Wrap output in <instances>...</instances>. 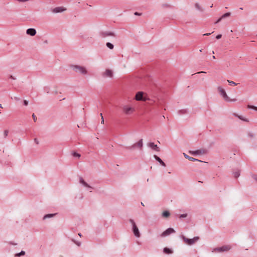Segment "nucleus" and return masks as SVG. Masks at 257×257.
Here are the masks:
<instances>
[{"instance_id":"nucleus-27","label":"nucleus","mask_w":257,"mask_h":257,"mask_svg":"<svg viewBox=\"0 0 257 257\" xmlns=\"http://www.w3.org/2000/svg\"><path fill=\"white\" fill-rule=\"evenodd\" d=\"M73 156L74 157H78V158H80L81 155L80 154H78L77 153H76V152H73V154H72Z\"/></svg>"},{"instance_id":"nucleus-39","label":"nucleus","mask_w":257,"mask_h":257,"mask_svg":"<svg viewBox=\"0 0 257 257\" xmlns=\"http://www.w3.org/2000/svg\"><path fill=\"white\" fill-rule=\"evenodd\" d=\"M253 178L257 181V175H254L252 176Z\"/></svg>"},{"instance_id":"nucleus-25","label":"nucleus","mask_w":257,"mask_h":257,"mask_svg":"<svg viewBox=\"0 0 257 257\" xmlns=\"http://www.w3.org/2000/svg\"><path fill=\"white\" fill-rule=\"evenodd\" d=\"M230 16V13H226L223 14L221 16V18L224 19V18H225L226 17H228Z\"/></svg>"},{"instance_id":"nucleus-49","label":"nucleus","mask_w":257,"mask_h":257,"mask_svg":"<svg viewBox=\"0 0 257 257\" xmlns=\"http://www.w3.org/2000/svg\"><path fill=\"white\" fill-rule=\"evenodd\" d=\"M212 58H213V59H215V57L214 56H213Z\"/></svg>"},{"instance_id":"nucleus-5","label":"nucleus","mask_w":257,"mask_h":257,"mask_svg":"<svg viewBox=\"0 0 257 257\" xmlns=\"http://www.w3.org/2000/svg\"><path fill=\"white\" fill-rule=\"evenodd\" d=\"M130 222L133 225V230L134 235L138 237H139L140 236V233L139 232V229L138 227L137 226L135 221L133 219H130Z\"/></svg>"},{"instance_id":"nucleus-11","label":"nucleus","mask_w":257,"mask_h":257,"mask_svg":"<svg viewBox=\"0 0 257 257\" xmlns=\"http://www.w3.org/2000/svg\"><path fill=\"white\" fill-rule=\"evenodd\" d=\"M103 76L104 77H108L110 78H112L113 76V72L112 70L110 69H106L105 71L103 73Z\"/></svg>"},{"instance_id":"nucleus-12","label":"nucleus","mask_w":257,"mask_h":257,"mask_svg":"<svg viewBox=\"0 0 257 257\" xmlns=\"http://www.w3.org/2000/svg\"><path fill=\"white\" fill-rule=\"evenodd\" d=\"M148 147L151 148L152 149H153L154 150H155L157 152L160 151L159 148L158 147V146L157 145H155L154 143H152V142L149 143L148 144Z\"/></svg>"},{"instance_id":"nucleus-19","label":"nucleus","mask_w":257,"mask_h":257,"mask_svg":"<svg viewBox=\"0 0 257 257\" xmlns=\"http://www.w3.org/2000/svg\"><path fill=\"white\" fill-rule=\"evenodd\" d=\"M163 251L166 254H171L172 253V250L171 249L167 247H165L163 249Z\"/></svg>"},{"instance_id":"nucleus-30","label":"nucleus","mask_w":257,"mask_h":257,"mask_svg":"<svg viewBox=\"0 0 257 257\" xmlns=\"http://www.w3.org/2000/svg\"><path fill=\"white\" fill-rule=\"evenodd\" d=\"M195 7L199 10H202L200 7L199 6V4L198 3H196L195 4Z\"/></svg>"},{"instance_id":"nucleus-44","label":"nucleus","mask_w":257,"mask_h":257,"mask_svg":"<svg viewBox=\"0 0 257 257\" xmlns=\"http://www.w3.org/2000/svg\"><path fill=\"white\" fill-rule=\"evenodd\" d=\"M135 15H138V16H140V15H141V14L139 13H138V12H136V13H135Z\"/></svg>"},{"instance_id":"nucleus-18","label":"nucleus","mask_w":257,"mask_h":257,"mask_svg":"<svg viewBox=\"0 0 257 257\" xmlns=\"http://www.w3.org/2000/svg\"><path fill=\"white\" fill-rule=\"evenodd\" d=\"M65 10V9L62 8V7H57L53 10V12L54 13H60V12H62Z\"/></svg>"},{"instance_id":"nucleus-45","label":"nucleus","mask_w":257,"mask_h":257,"mask_svg":"<svg viewBox=\"0 0 257 257\" xmlns=\"http://www.w3.org/2000/svg\"><path fill=\"white\" fill-rule=\"evenodd\" d=\"M211 33H206V34H203L204 36H209L211 34Z\"/></svg>"},{"instance_id":"nucleus-34","label":"nucleus","mask_w":257,"mask_h":257,"mask_svg":"<svg viewBox=\"0 0 257 257\" xmlns=\"http://www.w3.org/2000/svg\"><path fill=\"white\" fill-rule=\"evenodd\" d=\"M221 37H222V35L221 34H219V35L216 36V38L217 39H220L221 38Z\"/></svg>"},{"instance_id":"nucleus-53","label":"nucleus","mask_w":257,"mask_h":257,"mask_svg":"<svg viewBox=\"0 0 257 257\" xmlns=\"http://www.w3.org/2000/svg\"><path fill=\"white\" fill-rule=\"evenodd\" d=\"M240 10H243L242 8H240Z\"/></svg>"},{"instance_id":"nucleus-33","label":"nucleus","mask_w":257,"mask_h":257,"mask_svg":"<svg viewBox=\"0 0 257 257\" xmlns=\"http://www.w3.org/2000/svg\"><path fill=\"white\" fill-rule=\"evenodd\" d=\"M32 117H33V119H34V121L35 122H36V120H37V117H36V116L35 115V114H34V113H33V114H32Z\"/></svg>"},{"instance_id":"nucleus-15","label":"nucleus","mask_w":257,"mask_h":257,"mask_svg":"<svg viewBox=\"0 0 257 257\" xmlns=\"http://www.w3.org/2000/svg\"><path fill=\"white\" fill-rule=\"evenodd\" d=\"M79 182L80 183H81L82 184H83L84 186L86 187H88V188H92V187H91L90 186H89L84 180L83 179L80 177L79 178Z\"/></svg>"},{"instance_id":"nucleus-13","label":"nucleus","mask_w":257,"mask_h":257,"mask_svg":"<svg viewBox=\"0 0 257 257\" xmlns=\"http://www.w3.org/2000/svg\"><path fill=\"white\" fill-rule=\"evenodd\" d=\"M27 34L31 36H34L36 34V31L35 29L33 28H29L27 30Z\"/></svg>"},{"instance_id":"nucleus-21","label":"nucleus","mask_w":257,"mask_h":257,"mask_svg":"<svg viewBox=\"0 0 257 257\" xmlns=\"http://www.w3.org/2000/svg\"><path fill=\"white\" fill-rule=\"evenodd\" d=\"M56 214V213H54V214H46L45 215L44 217H43V219H45L47 218H50V217H53Z\"/></svg>"},{"instance_id":"nucleus-35","label":"nucleus","mask_w":257,"mask_h":257,"mask_svg":"<svg viewBox=\"0 0 257 257\" xmlns=\"http://www.w3.org/2000/svg\"><path fill=\"white\" fill-rule=\"evenodd\" d=\"M24 104L26 106L28 105V101L26 100H24Z\"/></svg>"},{"instance_id":"nucleus-4","label":"nucleus","mask_w":257,"mask_h":257,"mask_svg":"<svg viewBox=\"0 0 257 257\" xmlns=\"http://www.w3.org/2000/svg\"><path fill=\"white\" fill-rule=\"evenodd\" d=\"M72 68L76 72H79L82 74H86L87 72L86 69L84 67L81 66L73 65L72 66Z\"/></svg>"},{"instance_id":"nucleus-8","label":"nucleus","mask_w":257,"mask_h":257,"mask_svg":"<svg viewBox=\"0 0 257 257\" xmlns=\"http://www.w3.org/2000/svg\"><path fill=\"white\" fill-rule=\"evenodd\" d=\"M143 139H141L137 143H136L132 146L127 147V148L129 150H133L136 147H138L141 149L143 147Z\"/></svg>"},{"instance_id":"nucleus-17","label":"nucleus","mask_w":257,"mask_h":257,"mask_svg":"<svg viewBox=\"0 0 257 257\" xmlns=\"http://www.w3.org/2000/svg\"><path fill=\"white\" fill-rule=\"evenodd\" d=\"M154 158L157 161H158L161 165H162L163 166H164L165 167L166 166V164L165 163L157 156L156 155H154Z\"/></svg>"},{"instance_id":"nucleus-3","label":"nucleus","mask_w":257,"mask_h":257,"mask_svg":"<svg viewBox=\"0 0 257 257\" xmlns=\"http://www.w3.org/2000/svg\"><path fill=\"white\" fill-rule=\"evenodd\" d=\"M123 112L126 115L132 114L135 111V108L129 105H124L122 107Z\"/></svg>"},{"instance_id":"nucleus-52","label":"nucleus","mask_w":257,"mask_h":257,"mask_svg":"<svg viewBox=\"0 0 257 257\" xmlns=\"http://www.w3.org/2000/svg\"><path fill=\"white\" fill-rule=\"evenodd\" d=\"M141 204H142V205L143 206H144V204H143V202H141Z\"/></svg>"},{"instance_id":"nucleus-14","label":"nucleus","mask_w":257,"mask_h":257,"mask_svg":"<svg viewBox=\"0 0 257 257\" xmlns=\"http://www.w3.org/2000/svg\"><path fill=\"white\" fill-rule=\"evenodd\" d=\"M101 36L102 37H106L108 36H114L115 35L113 33L111 32H104L101 33Z\"/></svg>"},{"instance_id":"nucleus-38","label":"nucleus","mask_w":257,"mask_h":257,"mask_svg":"<svg viewBox=\"0 0 257 257\" xmlns=\"http://www.w3.org/2000/svg\"><path fill=\"white\" fill-rule=\"evenodd\" d=\"M104 118H103V116H102V118H101V124H104Z\"/></svg>"},{"instance_id":"nucleus-37","label":"nucleus","mask_w":257,"mask_h":257,"mask_svg":"<svg viewBox=\"0 0 257 257\" xmlns=\"http://www.w3.org/2000/svg\"><path fill=\"white\" fill-rule=\"evenodd\" d=\"M73 241L78 245V246H80V244H81V243L80 242H76L75 241L73 240Z\"/></svg>"},{"instance_id":"nucleus-26","label":"nucleus","mask_w":257,"mask_h":257,"mask_svg":"<svg viewBox=\"0 0 257 257\" xmlns=\"http://www.w3.org/2000/svg\"><path fill=\"white\" fill-rule=\"evenodd\" d=\"M233 175L234 177L236 178L239 176L240 173L239 171H236L233 173Z\"/></svg>"},{"instance_id":"nucleus-50","label":"nucleus","mask_w":257,"mask_h":257,"mask_svg":"<svg viewBox=\"0 0 257 257\" xmlns=\"http://www.w3.org/2000/svg\"><path fill=\"white\" fill-rule=\"evenodd\" d=\"M0 107L2 108H3L2 105L1 104H0Z\"/></svg>"},{"instance_id":"nucleus-9","label":"nucleus","mask_w":257,"mask_h":257,"mask_svg":"<svg viewBox=\"0 0 257 257\" xmlns=\"http://www.w3.org/2000/svg\"><path fill=\"white\" fill-rule=\"evenodd\" d=\"M175 232V230L172 228H169L164 231L161 234V237H164L167 235H170L172 233H174Z\"/></svg>"},{"instance_id":"nucleus-43","label":"nucleus","mask_w":257,"mask_h":257,"mask_svg":"<svg viewBox=\"0 0 257 257\" xmlns=\"http://www.w3.org/2000/svg\"><path fill=\"white\" fill-rule=\"evenodd\" d=\"M248 136H249L250 137H253L254 135L253 134L250 133L248 134Z\"/></svg>"},{"instance_id":"nucleus-7","label":"nucleus","mask_w":257,"mask_h":257,"mask_svg":"<svg viewBox=\"0 0 257 257\" xmlns=\"http://www.w3.org/2000/svg\"><path fill=\"white\" fill-rule=\"evenodd\" d=\"M144 93L142 91L138 92L136 96H135V99L137 101H146L147 99L145 97H144L143 96Z\"/></svg>"},{"instance_id":"nucleus-29","label":"nucleus","mask_w":257,"mask_h":257,"mask_svg":"<svg viewBox=\"0 0 257 257\" xmlns=\"http://www.w3.org/2000/svg\"><path fill=\"white\" fill-rule=\"evenodd\" d=\"M8 134H9V131L8 130H5L4 131V137H5V138H6L8 136Z\"/></svg>"},{"instance_id":"nucleus-42","label":"nucleus","mask_w":257,"mask_h":257,"mask_svg":"<svg viewBox=\"0 0 257 257\" xmlns=\"http://www.w3.org/2000/svg\"><path fill=\"white\" fill-rule=\"evenodd\" d=\"M19 2H28L29 1V0H18Z\"/></svg>"},{"instance_id":"nucleus-31","label":"nucleus","mask_w":257,"mask_h":257,"mask_svg":"<svg viewBox=\"0 0 257 257\" xmlns=\"http://www.w3.org/2000/svg\"><path fill=\"white\" fill-rule=\"evenodd\" d=\"M238 117L239 119H241V120H244V121H247V122H248V119H245V118H243V117H242L241 116H238Z\"/></svg>"},{"instance_id":"nucleus-55","label":"nucleus","mask_w":257,"mask_h":257,"mask_svg":"<svg viewBox=\"0 0 257 257\" xmlns=\"http://www.w3.org/2000/svg\"><path fill=\"white\" fill-rule=\"evenodd\" d=\"M256 36H257V34H256Z\"/></svg>"},{"instance_id":"nucleus-2","label":"nucleus","mask_w":257,"mask_h":257,"mask_svg":"<svg viewBox=\"0 0 257 257\" xmlns=\"http://www.w3.org/2000/svg\"><path fill=\"white\" fill-rule=\"evenodd\" d=\"M181 238H182V239L183 240V241L185 242V243H186L188 245H190L193 244L195 242L197 241L199 239V237L198 236H195L192 239H189V238L186 237L184 235H182Z\"/></svg>"},{"instance_id":"nucleus-10","label":"nucleus","mask_w":257,"mask_h":257,"mask_svg":"<svg viewBox=\"0 0 257 257\" xmlns=\"http://www.w3.org/2000/svg\"><path fill=\"white\" fill-rule=\"evenodd\" d=\"M189 153L192 155H199V154H204L206 152L204 150H198L195 151H190Z\"/></svg>"},{"instance_id":"nucleus-48","label":"nucleus","mask_w":257,"mask_h":257,"mask_svg":"<svg viewBox=\"0 0 257 257\" xmlns=\"http://www.w3.org/2000/svg\"><path fill=\"white\" fill-rule=\"evenodd\" d=\"M100 115L101 116V117L102 118V116H103V115H102V113H101L100 114Z\"/></svg>"},{"instance_id":"nucleus-51","label":"nucleus","mask_w":257,"mask_h":257,"mask_svg":"<svg viewBox=\"0 0 257 257\" xmlns=\"http://www.w3.org/2000/svg\"><path fill=\"white\" fill-rule=\"evenodd\" d=\"M78 235H79V236H81V233H78Z\"/></svg>"},{"instance_id":"nucleus-24","label":"nucleus","mask_w":257,"mask_h":257,"mask_svg":"<svg viewBox=\"0 0 257 257\" xmlns=\"http://www.w3.org/2000/svg\"><path fill=\"white\" fill-rule=\"evenodd\" d=\"M247 108H249V109H254L255 110H257V107L255 106H253V105H247Z\"/></svg>"},{"instance_id":"nucleus-40","label":"nucleus","mask_w":257,"mask_h":257,"mask_svg":"<svg viewBox=\"0 0 257 257\" xmlns=\"http://www.w3.org/2000/svg\"><path fill=\"white\" fill-rule=\"evenodd\" d=\"M222 19V18H221V17L215 23V24H217L218 23H219L221 20Z\"/></svg>"},{"instance_id":"nucleus-54","label":"nucleus","mask_w":257,"mask_h":257,"mask_svg":"<svg viewBox=\"0 0 257 257\" xmlns=\"http://www.w3.org/2000/svg\"><path fill=\"white\" fill-rule=\"evenodd\" d=\"M186 112V110H184V112H183L182 113H185Z\"/></svg>"},{"instance_id":"nucleus-6","label":"nucleus","mask_w":257,"mask_h":257,"mask_svg":"<svg viewBox=\"0 0 257 257\" xmlns=\"http://www.w3.org/2000/svg\"><path fill=\"white\" fill-rule=\"evenodd\" d=\"M231 248V246L230 245H225L221 247H216L214 249V250L218 252H223L227 251L229 250Z\"/></svg>"},{"instance_id":"nucleus-1","label":"nucleus","mask_w":257,"mask_h":257,"mask_svg":"<svg viewBox=\"0 0 257 257\" xmlns=\"http://www.w3.org/2000/svg\"><path fill=\"white\" fill-rule=\"evenodd\" d=\"M218 90L220 92V94L223 97V99L227 102L230 101H235L236 100V99H231L227 95L225 91L221 87H218Z\"/></svg>"},{"instance_id":"nucleus-47","label":"nucleus","mask_w":257,"mask_h":257,"mask_svg":"<svg viewBox=\"0 0 257 257\" xmlns=\"http://www.w3.org/2000/svg\"><path fill=\"white\" fill-rule=\"evenodd\" d=\"M206 72H204V71H201V72H198V73H205Z\"/></svg>"},{"instance_id":"nucleus-22","label":"nucleus","mask_w":257,"mask_h":257,"mask_svg":"<svg viewBox=\"0 0 257 257\" xmlns=\"http://www.w3.org/2000/svg\"><path fill=\"white\" fill-rule=\"evenodd\" d=\"M25 254V252L24 251L22 250L20 252L16 253L15 254L16 256H21V255H24Z\"/></svg>"},{"instance_id":"nucleus-41","label":"nucleus","mask_w":257,"mask_h":257,"mask_svg":"<svg viewBox=\"0 0 257 257\" xmlns=\"http://www.w3.org/2000/svg\"><path fill=\"white\" fill-rule=\"evenodd\" d=\"M34 142L36 143V144H39V141L36 138L34 139Z\"/></svg>"},{"instance_id":"nucleus-20","label":"nucleus","mask_w":257,"mask_h":257,"mask_svg":"<svg viewBox=\"0 0 257 257\" xmlns=\"http://www.w3.org/2000/svg\"><path fill=\"white\" fill-rule=\"evenodd\" d=\"M170 215V213L168 211H165L162 213V216L164 217H168Z\"/></svg>"},{"instance_id":"nucleus-23","label":"nucleus","mask_w":257,"mask_h":257,"mask_svg":"<svg viewBox=\"0 0 257 257\" xmlns=\"http://www.w3.org/2000/svg\"><path fill=\"white\" fill-rule=\"evenodd\" d=\"M106 46L110 49H112L113 48V45L109 42H107L106 43Z\"/></svg>"},{"instance_id":"nucleus-16","label":"nucleus","mask_w":257,"mask_h":257,"mask_svg":"<svg viewBox=\"0 0 257 257\" xmlns=\"http://www.w3.org/2000/svg\"><path fill=\"white\" fill-rule=\"evenodd\" d=\"M183 154H184V156L185 158L188 159L191 161H198V162H202L200 160H199L198 159L194 158L193 157H189V156H188L187 155H186L185 153H183Z\"/></svg>"},{"instance_id":"nucleus-28","label":"nucleus","mask_w":257,"mask_h":257,"mask_svg":"<svg viewBox=\"0 0 257 257\" xmlns=\"http://www.w3.org/2000/svg\"><path fill=\"white\" fill-rule=\"evenodd\" d=\"M227 82L230 84V85H237V83H236L235 82L232 81H230V80H227Z\"/></svg>"},{"instance_id":"nucleus-32","label":"nucleus","mask_w":257,"mask_h":257,"mask_svg":"<svg viewBox=\"0 0 257 257\" xmlns=\"http://www.w3.org/2000/svg\"><path fill=\"white\" fill-rule=\"evenodd\" d=\"M187 216V214H181L179 217L180 218H185V217H186Z\"/></svg>"},{"instance_id":"nucleus-46","label":"nucleus","mask_w":257,"mask_h":257,"mask_svg":"<svg viewBox=\"0 0 257 257\" xmlns=\"http://www.w3.org/2000/svg\"><path fill=\"white\" fill-rule=\"evenodd\" d=\"M10 78L13 79H15V78L12 75L10 76Z\"/></svg>"},{"instance_id":"nucleus-36","label":"nucleus","mask_w":257,"mask_h":257,"mask_svg":"<svg viewBox=\"0 0 257 257\" xmlns=\"http://www.w3.org/2000/svg\"><path fill=\"white\" fill-rule=\"evenodd\" d=\"M14 99L16 101H19L20 100V98L18 97H14Z\"/></svg>"}]
</instances>
